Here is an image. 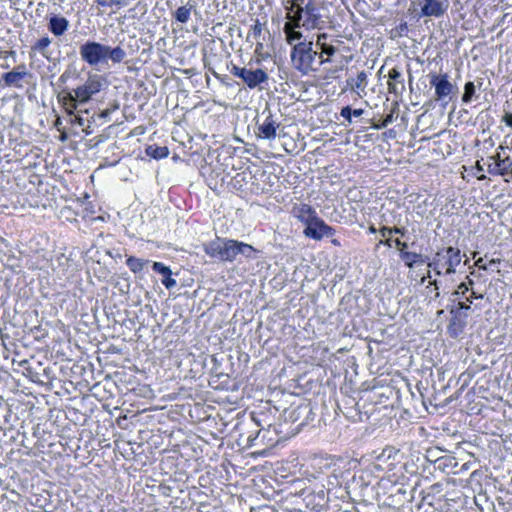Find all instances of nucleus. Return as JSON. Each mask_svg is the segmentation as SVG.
Listing matches in <instances>:
<instances>
[{
	"instance_id": "58836bf2",
	"label": "nucleus",
	"mask_w": 512,
	"mask_h": 512,
	"mask_svg": "<svg viewBox=\"0 0 512 512\" xmlns=\"http://www.w3.org/2000/svg\"><path fill=\"white\" fill-rule=\"evenodd\" d=\"M69 115L73 117V118H71V122L72 123L78 124L79 126H83L84 125L83 118L80 115L75 114V110L73 111L72 114H69Z\"/></svg>"
},
{
	"instance_id": "72a5a7b5",
	"label": "nucleus",
	"mask_w": 512,
	"mask_h": 512,
	"mask_svg": "<svg viewBox=\"0 0 512 512\" xmlns=\"http://www.w3.org/2000/svg\"><path fill=\"white\" fill-rule=\"evenodd\" d=\"M340 115L349 123L352 122V108L350 106L343 107L341 109Z\"/></svg>"
},
{
	"instance_id": "c03bdc74",
	"label": "nucleus",
	"mask_w": 512,
	"mask_h": 512,
	"mask_svg": "<svg viewBox=\"0 0 512 512\" xmlns=\"http://www.w3.org/2000/svg\"><path fill=\"white\" fill-rule=\"evenodd\" d=\"M327 38H328V35L326 33H321V34L317 35L316 41H319L321 44H327L326 43Z\"/></svg>"
},
{
	"instance_id": "4be33fe9",
	"label": "nucleus",
	"mask_w": 512,
	"mask_h": 512,
	"mask_svg": "<svg viewBox=\"0 0 512 512\" xmlns=\"http://www.w3.org/2000/svg\"><path fill=\"white\" fill-rule=\"evenodd\" d=\"M50 44L51 39L48 36H45L34 43L32 50L39 52L44 58L51 61V55L48 53V47Z\"/></svg>"
},
{
	"instance_id": "1a4fd4ad",
	"label": "nucleus",
	"mask_w": 512,
	"mask_h": 512,
	"mask_svg": "<svg viewBox=\"0 0 512 512\" xmlns=\"http://www.w3.org/2000/svg\"><path fill=\"white\" fill-rule=\"evenodd\" d=\"M430 85L435 89L436 100L443 101L445 106L452 96L457 94L458 88L449 81L447 74H431Z\"/></svg>"
},
{
	"instance_id": "c9c22d12",
	"label": "nucleus",
	"mask_w": 512,
	"mask_h": 512,
	"mask_svg": "<svg viewBox=\"0 0 512 512\" xmlns=\"http://www.w3.org/2000/svg\"><path fill=\"white\" fill-rule=\"evenodd\" d=\"M394 244L400 251V254L407 252L408 244L406 242H403L399 238H396L394 240Z\"/></svg>"
},
{
	"instance_id": "c756f323",
	"label": "nucleus",
	"mask_w": 512,
	"mask_h": 512,
	"mask_svg": "<svg viewBox=\"0 0 512 512\" xmlns=\"http://www.w3.org/2000/svg\"><path fill=\"white\" fill-rule=\"evenodd\" d=\"M152 269L163 276H170L172 274L171 269L161 262H153Z\"/></svg>"
},
{
	"instance_id": "9b49d317",
	"label": "nucleus",
	"mask_w": 512,
	"mask_h": 512,
	"mask_svg": "<svg viewBox=\"0 0 512 512\" xmlns=\"http://www.w3.org/2000/svg\"><path fill=\"white\" fill-rule=\"evenodd\" d=\"M304 235L313 240H321L323 237H330L335 234V229L327 225L320 217H314L305 225Z\"/></svg>"
},
{
	"instance_id": "bf43d9fd",
	"label": "nucleus",
	"mask_w": 512,
	"mask_h": 512,
	"mask_svg": "<svg viewBox=\"0 0 512 512\" xmlns=\"http://www.w3.org/2000/svg\"><path fill=\"white\" fill-rule=\"evenodd\" d=\"M370 231H371V232H373V233H375V232H376V229L372 226V227L370 228Z\"/></svg>"
},
{
	"instance_id": "3c124183",
	"label": "nucleus",
	"mask_w": 512,
	"mask_h": 512,
	"mask_svg": "<svg viewBox=\"0 0 512 512\" xmlns=\"http://www.w3.org/2000/svg\"><path fill=\"white\" fill-rule=\"evenodd\" d=\"M475 168H476L477 172H479V173L484 171V168H483V166L480 164V162H479V161H477V163H476V165H475Z\"/></svg>"
},
{
	"instance_id": "6ab92c4d",
	"label": "nucleus",
	"mask_w": 512,
	"mask_h": 512,
	"mask_svg": "<svg viewBox=\"0 0 512 512\" xmlns=\"http://www.w3.org/2000/svg\"><path fill=\"white\" fill-rule=\"evenodd\" d=\"M483 81L482 79H477L475 81H468L464 85V92L462 94V102L465 104L470 103L473 98H477V90H480L482 87Z\"/></svg>"
},
{
	"instance_id": "473e14b6",
	"label": "nucleus",
	"mask_w": 512,
	"mask_h": 512,
	"mask_svg": "<svg viewBox=\"0 0 512 512\" xmlns=\"http://www.w3.org/2000/svg\"><path fill=\"white\" fill-rule=\"evenodd\" d=\"M393 119H394V117H393V113H389L388 115H386V116L384 117V119L382 120V122H381L380 124L375 125V128H377V129L385 128V127H387L390 123H392V122H393Z\"/></svg>"
},
{
	"instance_id": "8fccbe9b",
	"label": "nucleus",
	"mask_w": 512,
	"mask_h": 512,
	"mask_svg": "<svg viewBox=\"0 0 512 512\" xmlns=\"http://www.w3.org/2000/svg\"><path fill=\"white\" fill-rule=\"evenodd\" d=\"M398 29L403 32V31H407L408 30V26H407V23L406 22H402L399 24V27Z\"/></svg>"
},
{
	"instance_id": "a19ab883",
	"label": "nucleus",
	"mask_w": 512,
	"mask_h": 512,
	"mask_svg": "<svg viewBox=\"0 0 512 512\" xmlns=\"http://www.w3.org/2000/svg\"><path fill=\"white\" fill-rule=\"evenodd\" d=\"M502 121L509 127L512 128V113H505V115L502 118Z\"/></svg>"
},
{
	"instance_id": "79ce46f5",
	"label": "nucleus",
	"mask_w": 512,
	"mask_h": 512,
	"mask_svg": "<svg viewBox=\"0 0 512 512\" xmlns=\"http://www.w3.org/2000/svg\"><path fill=\"white\" fill-rule=\"evenodd\" d=\"M392 243H394V240H392L391 236L379 241V245H384L389 248L392 247Z\"/></svg>"
},
{
	"instance_id": "5701e85b",
	"label": "nucleus",
	"mask_w": 512,
	"mask_h": 512,
	"mask_svg": "<svg viewBox=\"0 0 512 512\" xmlns=\"http://www.w3.org/2000/svg\"><path fill=\"white\" fill-rule=\"evenodd\" d=\"M146 154L156 160L163 159L168 156L169 150L166 146H157L155 144L148 145L145 149Z\"/></svg>"
},
{
	"instance_id": "ddd939ff",
	"label": "nucleus",
	"mask_w": 512,
	"mask_h": 512,
	"mask_svg": "<svg viewBox=\"0 0 512 512\" xmlns=\"http://www.w3.org/2000/svg\"><path fill=\"white\" fill-rule=\"evenodd\" d=\"M69 25V21L65 17L53 14L49 17L47 27L54 36L60 37L68 30Z\"/></svg>"
},
{
	"instance_id": "c85d7f7f",
	"label": "nucleus",
	"mask_w": 512,
	"mask_h": 512,
	"mask_svg": "<svg viewBox=\"0 0 512 512\" xmlns=\"http://www.w3.org/2000/svg\"><path fill=\"white\" fill-rule=\"evenodd\" d=\"M298 0H284L283 4L285 6V9L287 11V19L291 18L293 16L296 9H298L300 4L297 3Z\"/></svg>"
},
{
	"instance_id": "6e6d98bb",
	"label": "nucleus",
	"mask_w": 512,
	"mask_h": 512,
	"mask_svg": "<svg viewBox=\"0 0 512 512\" xmlns=\"http://www.w3.org/2000/svg\"><path fill=\"white\" fill-rule=\"evenodd\" d=\"M468 285V287H472L474 285V281L470 278H468V282L466 283Z\"/></svg>"
},
{
	"instance_id": "423d86ee",
	"label": "nucleus",
	"mask_w": 512,
	"mask_h": 512,
	"mask_svg": "<svg viewBox=\"0 0 512 512\" xmlns=\"http://www.w3.org/2000/svg\"><path fill=\"white\" fill-rule=\"evenodd\" d=\"M204 252L211 258L223 262H233L235 260V240L216 237L203 245Z\"/></svg>"
},
{
	"instance_id": "37998d69",
	"label": "nucleus",
	"mask_w": 512,
	"mask_h": 512,
	"mask_svg": "<svg viewBox=\"0 0 512 512\" xmlns=\"http://www.w3.org/2000/svg\"><path fill=\"white\" fill-rule=\"evenodd\" d=\"M71 76V72L66 70L60 77H59V81L61 83H65Z\"/></svg>"
},
{
	"instance_id": "39448f33",
	"label": "nucleus",
	"mask_w": 512,
	"mask_h": 512,
	"mask_svg": "<svg viewBox=\"0 0 512 512\" xmlns=\"http://www.w3.org/2000/svg\"><path fill=\"white\" fill-rule=\"evenodd\" d=\"M290 56L293 67L302 74L306 75L315 70L312 65L318 52L313 49L312 41H300L294 44Z\"/></svg>"
},
{
	"instance_id": "aec40b11",
	"label": "nucleus",
	"mask_w": 512,
	"mask_h": 512,
	"mask_svg": "<svg viewBox=\"0 0 512 512\" xmlns=\"http://www.w3.org/2000/svg\"><path fill=\"white\" fill-rule=\"evenodd\" d=\"M400 258L404 261L405 265L408 268H414L416 264L427 263L430 259L426 256H423L420 253L409 252L400 254Z\"/></svg>"
},
{
	"instance_id": "f3484780",
	"label": "nucleus",
	"mask_w": 512,
	"mask_h": 512,
	"mask_svg": "<svg viewBox=\"0 0 512 512\" xmlns=\"http://www.w3.org/2000/svg\"><path fill=\"white\" fill-rule=\"evenodd\" d=\"M434 462H435L436 468H438L439 470L443 471L446 474L459 473V471L457 470L458 465H459L458 461L453 456L438 457L435 459Z\"/></svg>"
},
{
	"instance_id": "7ed1b4c3",
	"label": "nucleus",
	"mask_w": 512,
	"mask_h": 512,
	"mask_svg": "<svg viewBox=\"0 0 512 512\" xmlns=\"http://www.w3.org/2000/svg\"><path fill=\"white\" fill-rule=\"evenodd\" d=\"M293 16L298 21L297 26L306 30H323L331 22L327 5L319 0H309L304 6H299Z\"/></svg>"
},
{
	"instance_id": "a878e982",
	"label": "nucleus",
	"mask_w": 512,
	"mask_h": 512,
	"mask_svg": "<svg viewBox=\"0 0 512 512\" xmlns=\"http://www.w3.org/2000/svg\"><path fill=\"white\" fill-rule=\"evenodd\" d=\"M150 263L149 260L137 258L134 256H129L126 259V265L133 273L141 272L146 265Z\"/></svg>"
},
{
	"instance_id": "4c0bfd02",
	"label": "nucleus",
	"mask_w": 512,
	"mask_h": 512,
	"mask_svg": "<svg viewBox=\"0 0 512 512\" xmlns=\"http://www.w3.org/2000/svg\"><path fill=\"white\" fill-rule=\"evenodd\" d=\"M379 233L383 238L390 237L393 234L392 227L382 226L379 229Z\"/></svg>"
},
{
	"instance_id": "de8ad7c7",
	"label": "nucleus",
	"mask_w": 512,
	"mask_h": 512,
	"mask_svg": "<svg viewBox=\"0 0 512 512\" xmlns=\"http://www.w3.org/2000/svg\"><path fill=\"white\" fill-rule=\"evenodd\" d=\"M364 113L363 109H352V116L354 117H360Z\"/></svg>"
},
{
	"instance_id": "412c9836",
	"label": "nucleus",
	"mask_w": 512,
	"mask_h": 512,
	"mask_svg": "<svg viewBox=\"0 0 512 512\" xmlns=\"http://www.w3.org/2000/svg\"><path fill=\"white\" fill-rule=\"evenodd\" d=\"M315 45L321 50L320 53H318L320 64L331 62V57L335 55L337 48L332 44H321L319 41H316Z\"/></svg>"
},
{
	"instance_id": "dca6fc26",
	"label": "nucleus",
	"mask_w": 512,
	"mask_h": 512,
	"mask_svg": "<svg viewBox=\"0 0 512 512\" xmlns=\"http://www.w3.org/2000/svg\"><path fill=\"white\" fill-rule=\"evenodd\" d=\"M294 216L304 225L317 217V212L308 204H299L293 207Z\"/></svg>"
},
{
	"instance_id": "13d9d810",
	"label": "nucleus",
	"mask_w": 512,
	"mask_h": 512,
	"mask_svg": "<svg viewBox=\"0 0 512 512\" xmlns=\"http://www.w3.org/2000/svg\"><path fill=\"white\" fill-rule=\"evenodd\" d=\"M332 243H333L334 245H339V242H338L336 239L332 240Z\"/></svg>"
},
{
	"instance_id": "4468645a",
	"label": "nucleus",
	"mask_w": 512,
	"mask_h": 512,
	"mask_svg": "<svg viewBox=\"0 0 512 512\" xmlns=\"http://www.w3.org/2000/svg\"><path fill=\"white\" fill-rule=\"evenodd\" d=\"M297 22L296 17L291 16L283 27L286 41L290 45H293L296 41H300L303 37L302 32L299 30L302 26H297Z\"/></svg>"
},
{
	"instance_id": "5fc2aeb1",
	"label": "nucleus",
	"mask_w": 512,
	"mask_h": 512,
	"mask_svg": "<svg viewBox=\"0 0 512 512\" xmlns=\"http://www.w3.org/2000/svg\"><path fill=\"white\" fill-rule=\"evenodd\" d=\"M499 262H500V260H499V259H492V260H490L489 265H490V266H491V265H495V264H497V263H499Z\"/></svg>"
},
{
	"instance_id": "f704fd0d",
	"label": "nucleus",
	"mask_w": 512,
	"mask_h": 512,
	"mask_svg": "<svg viewBox=\"0 0 512 512\" xmlns=\"http://www.w3.org/2000/svg\"><path fill=\"white\" fill-rule=\"evenodd\" d=\"M162 284L167 288V289H171L173 288L174 286H176V280L173 279L170 276H164V278L162 279Z\"/></svg>"
},
{
	"instance_id": "6e6552de",
	"label": "nucleus",
	"mask_w": 512,
	"mask_h": 512,
	"mask_svg": "<svg viewBox=\"0 0 512 512\" xmlns=\"http://www.w3.org/2000/svg\"><path fill=\"white\" fill-rule=\"evenodd\" d=\"M470 306L465 302H458L453 306L449 312L451 315L447 331L452 338H458L464 331L467 325L468 314L466 311L470 310Z\"/></svg>"
},
{
	"instance_id": "a211bd4d",
	"label": "nucleus",
	"mask_w": 512,
	"mask_h": 512,
	"mask_svg": "<svg viewBox=\"0 0 512 512\" xmlns=\"http://www.w3.org/2000/svg\"><path fill=\"white\" fill-rule=\"evenodd\" d=\"M512 167V160L509 156L503 158V160H499L498 162H488L487 170L491 175H501L505 176L508 174Z\"/></svg>"
},
{
	"instance_id": "2f4dec72",
	"label": "nucleus",
	"mask_w": 512,
	"mask_h": 512,
	"mask_svg": "<svg viewBox=\"0 0 512 512\" xmlns=\"http://www.w3.org/2000/svg\"><path fill=\"white\" fill-rule=\"evenodd\" d=\"M96 3L103 7H109L113 5L117 6H126L127 3L125 0H96Z\"/></svg>"
},
{
	"instance_id": "a18cd8bd",
	"label": "nucleus",
	"mask_w": 512,
	"mask_h": 512,
	"mask_svg": "<svg viewBox=\"0 0 512 512\" xmlns=\"http://www.w3.org/2000/svg\"><path fill=\"white\" fill-rule=\"evenodd\" d=\"M499 160H503L500 153H496L495 155L488 157V162H498Z\"/></svg>"
},
{
	"instance_id": "09e8293b",
	"label": "nucleus",
	"mask_w": 512,
	"mask_h": 512,
	"mask_svg": "<svg viewBox=\"0 0 512 512\" xmlns=\"http://www.w3.org/2000/svg\"><path fill=\"white\" fill-rule=\"evenodd\" d=\"M430 285L434 286L435 287V290H439V286H438V281L437 280H433V281H430ZM436 297L439 296V291L436 292Z\"/></svg>"
},
{
	"instance_id": "bb28decb",
	"label": "nucleus",
	"mask_w": 512,
	"mask_h": 512,
	"mask_svg": "<svg viewBox=\"0 0 512 512\" xmlns=\"http://www.w3.org/2000/svg\"><path fill=\"white\" fill-rule=\"evenodd\" d=\"M470 291V288L465 282L460 283L456 290L452 293V298L450 299L451 302L455 303L456 301H462L465 299L466 294Z\"/></svg>"
},
{
	"instance_id": "e433bc0d",
	"label": "nucleus",
	"mask_w": 512,
	"mask_h": 512,
	"mask_svg": "<svg viewBox=\"0 0 512 512\" xmlns=\"http://www.w3.org/2000/svg\"><path fill=\"white\" fill-rule=\"evenodd\" d=\"M482 298H483L482 294H476V292H474L472 290L470 295L465 297V299L462 300L461 302H465L466 304H468L470 306V304L473 302V299H482Z\"/></svg>"
},
{
	"instance_id": "4d7b16f0",
	"label": "nucleus",
	"mask_w": 512,
	"mask_h": 512,
	"mask_svg": "<svg viewBox=\"0 0 512 512\" xmlns=\"http://www.w3.org/2000/svg\"><path fill=\"white\" fill-rule=\"evenodd\" d=\"M485 178H486V176L484 174H481V175L478 176L479 180H484Z\"/></svg>"
},
{
	"instance_id": "cd10ccee",
	"label": "nucleus",
	"mask_w": 512,
	"mask_h": 512,
	"mask_svg": "<svg viewBox=\"0 0 512 512\" xmlns=\"http://www.w3.org/2000/svg\"><path fill=\"white\" fill-rule=\"evenodd\" d=\"M351 87L353 89H356L358 91H364L366 85H367V74L365 71L358 72L355 79H352L350 83Z\"/></svg>"
},
{
	"instance_id": "393cba45",
	"label": "nucleus",
	"mask_w": 512,
	"mask_h": 512,
	"mask_svg": "<svg viewBox=\"0 0 512 512\" xmlns=\"http://www.w3.org/2000/svg\"><path fill=\"white\" fill-rule=\"evenodd\" d=\"M194 5L187 3L184 6L179 7L173 14L174 19L182 24L187 23Z\"/></svg>"
},
{
	"instance_id": "f257e3e1",
	"label": "nucleus",
	"mask_w": 512,
	"mask_h": 512,
	"mask_svg": "<svg viewBox=\"0 0 512 512\" xmlns=\"http://www.w3.org/2000/svg\"><path fill=\"white\" fill-rule=\"evenodd\" d=\"M79 54L84 63L97 70L102 66H109V61L113 65L120 64L127 56L120 45L112 47L91 40L81 44Z\"/></svg>"
},
{
	"instance_id": "7c9ffc66",
	"label": "nucleus",
	"mask_w": 512,
	"mask_h": 512,
	"mask_svg": "<svg viewBox=\"0 0 512 512\" xmlns=\"http://www.w3.org/2000/svg\"><path fill=\"white\" fill-rule=\"evenodd\" d=\"M263 31V25L260 23L259 19L255 20L254 25L250 28L249 35H251L254 39L260 37Z\"/></svg>"
},
{
	"instance_id": "f03ea898",
	"label": "nucleus",
	"mask_w": 512,
	"mask_h": 512,
	"mask_svg": "<svg viewBox=\"0 0 512 512\" xmlns=\"http://www.w3.org/2000/svg\"><path fill=\"white\" fill-rule=\"evenodd\" d=\"M107 84L105 78L99 74H89L85 83L78 86L73 92H65L59 98L67 114H72L78 105L88 102L93 95L101 91Z\"/></svg>"
},
{
	"instance_id": "9d476101",
	"label": "nucleus",
	"mask_w": 512,
	"mask_h": 512,
	"mask_svg": "<svg viewBox=\"0 0 512 512\" xmlns=\"http://www.w3.org/2000/svg\"><path fill=\"white\" fill-rule=\"evenodd\" d=\"M262 116L264 117L263 121L260 123L259 120H257L256 122V135L262 139L274 140L277 136L276 131L280 126V122H278L277 119H275L269 107H266L263 110Z\"/></svg>"
},
{
	"instance_id": "20e7f679",
	"label": "nucleus",
	"mask_w": 512,
	"mask_h": 512,
	"mask_svg": "<svg viewBox=\"0 0 512 512\" xmlns=\"http://www.w3.org/2000/svg\"><path fill=\"white\" fill-rule=\"evenodd\" d=\"M461 251L458 248L449 246L438 250L433 258L427 262V266L431 268L436 275H442L443 269L445 274L450 275L456 272V267L461 263Z\"/></svg>"
},
{
	"instance_id": "ea45409f",
	"label": "nucleus",
	"mask_w": 512,
	"mask_h": 512,
	"mask_svg": "<svg viewBox=\"0 0 512 512\" xmlns=\"http://www.w3.org/2000/svg\"><path fill=\"white\" fill-rule=\"evenodd\" d=\"M392 232L393 234H398V235H401V236H405L406 233H407V229L404 228V227H392Z\"/></svg>"
},
{
	"instance_id": "0eeeda50",
	"label": "nucleus",
	"mask_w": 512,
	"mask_h": 512,
	"mask_svg": "<svg viewBox=\"0 0 512 512\" xmlns=\"http://www.w3.org/2000/svg\"><path fill=\"white\" fill-rule=\"evenodd\" d=\"M230 72L240 78L249 89L259 88L261 90L263 88L261 85L267 83L269 79L267 72L260 68L253 70L232 65Z\"/></svg>"
},
{
	"instance_id": "2eb2a0df",
	"label": "nucleus",
	"mask_w": 512,
	"mask_h": 512,
	"mask_svg": "<svg viewBox=\"0 0 512 512\" xmlns=\"http://www.w3.org/2000/svg\"><path fill=\"white\" fill-rule=\"evenodd\" d=\"M446 6L438 0H424L421 8V16L425 17H440L445 13Z\"/></svg>"
},
{
	"instance_id": "b1692460",
	"label": "nucleus",
	"mask_w": 512,
	"mask_h": 512,
	"mask_svg": "<svg viewBox=\"0 0 512 512\" xmlns=\"http://www.w3.org/2000/svg\"><path fill=\"white\" fill-rule=\"evenodd\" d=\"M256 249L250 244L235 240V258L237 255H243L246 258H254Z\"/></svg>"
},
{
	"instance_id": "49530a36",
	"label": "nucleus",
	"mask_w": 512,
	"mask_h": 512,
	"mask_svg": "<svg viewBox=\"0 0 512 512\" xmlns=\"http://www.w3.org/2000/svg\"><path fill=\"white\" fill-rule=\"evenodd\" d=\"M476 266L479 267V269H483V270H488V266L483 264V259L482 258H479L476 262H475Z\"/></svg>"
},
{
	"instance_id": "864d4df0",
	"label": "nucleus",
	"mask_w": 512,
	"mask_h": 512,
	"mask_svg": "<svg viewBox=\"0 0 512 512\" xmlns=\"http://www.w3.org/2000/svg\"><path fill=\"white\" fill-rule=\"evenodd\" d=\"M469 469V463H464L461 465V468L459 471H462V470H468Z\"/></svg>"
},
{
	"instance_id": "f8f14e48",
	"label": "nucleus",
	"mask_w": 512,
	"mask_h": 512,
	"mask_svg": "<svg viewBox=\"0 0 512 512\" xmlns=\"http://www.w3.org/2000/svg\"><path fill=\"white\" fill-rule=\"evenodd\" d=\"M388 91L396 97L401 96L405 91V83L402 73L398 68H392L388 73Z\"/></svg>"
},
{
	"instance_id": "603ef678",
	"label": "nucleus",
	"mask_w": 512,
	"mask_h": 512,
	"mask_svg": "<svg viewBox=\"0 0 512 512\" xmlns=\"http://www.w3.org/2000/svg\"><path fill=\"white\" fill-rule=\"evenodd\" d=\"M431 277V271L429 270L425 276L421 279V283H424L427 278Z\"/></svg>"
}]
</instances>
